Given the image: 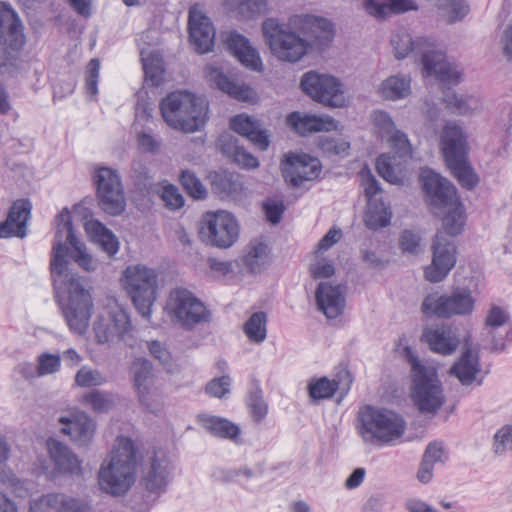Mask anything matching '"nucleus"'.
Wrapping results in <instances>:
<instances>
[{
    "instance_id": "f257e3e1",
    "label": "nucleus",
    "mask_w": 512,
    "mask_h": 512,
    "mask_svg": "<svg viewBox=\"0 0 512 512\" xmlns=\"http://www.w3.org/2000/svg\"><path fill=\"white\" fill-rule=\"evenodd\" d=\"M57 230L50 263L57 296L66 295L61 309L69 329L79 335L86 332L93 310L92 285L88 278L68 270V247L73 248L72 258L84 270H96L97 263L86 252L84 243L75 236L70 212L65 208L57 216Z\"/></svg>"
},
{
    "instance_id": "f03ea898",
    "label": "nucleus",
    "mask_w": 512,
    "mask_h": 512,
    "mask_svg": "<svg viewBox=\"0 0 512 512\" xmlns=\"http://www.w3.org/2000/svg\"><path fill=\"white\" fill-rule=\"evenodd\" d=\"M164 121L173 129L193 133L204 127L208 119V103L187 91H175L160 102Z\"/></svg>"
},
{
    "instance_id": "7ed1b4c3",
    "label": "nucleus",
    "mask_w": 512,
    "mask_h": 512,
    "mask_svg": "<svg viewBox=\"0 0 512 512\" xmlns=\"http://www.w3.org/2000/svg\"><path fill=\"white\" fill-rule=\"evenodd\" d=\"M136 448L128 437H118L110 459L99 470V485L105 492L119 496L126 493L134 482Z\"/></svg>"
},
{
    "instance_id": "20e7f679",
    "label": "nucleus",
    "mask_w": 512,
    "mask_h": 512,
    "mask_svg": "<svg viewBox=\"0 0 512 512\" xmlns=\"http://www.w3.org/2000/svg\"><path fill=\"white\" fill-rule=\"evenodd\" d=\"M404 353L411 366V397L421 413L435 414L445 402L437 369L421 363L415 351L407 346Z\"/></svg>"
},
{
    "instance_id": "39448f33",
    "label": "nucleus",
    "mask_w": 512,
    "mask_h": 512,
    "mask_svg": "<svg viewBox=\"0 0 512 512\" xmlns=\"http://www.w3.org/2000/svg\"><path fill=\"white\" fill-rule=\"evenodd\" d=\"M359 433L371 444L390 445L400 439L406 431V421L398 413L366 406L359 413Z\"/></svg>"
},
{
    "instance_id": "423d86ee",
    "label": "nucleus",
    "mask_w": 512,
    "mask_h": 512,
    "mask_svg": "<svg viewBox=\"0 0 512 512\" xmlns=\"http://www.w3.org/2000/svg\"><path fill=\"white\" fill-rule=\"evenodd\" d=\"M18 14L0 1V72L9 75L19 70V54L25 44Z\"/></svg>"
},
{
    "instance_id": "0eeeda50",
    "label": "nucleus",
    "mask_w": 512,
    "mask_h": 512,
    "mask_svg": "<svg viewBox=\"0 0 512 512\" xmlns=\"http://www.w3.org/2000/svg\"><path fill=\"white\" fill-rule=\"evenodd\" d=\"M262 32L272 54L280 60L295 63L308 51L309 43L278 19H266Z\"/></svg>"
},
{
    "instance_id": "6e6552de",
    "label": "nucleus",
    "mask_w": 512,
    "mask_h": 512,
    "mask_svg": "<svg viewBox=\"0 0 512 512\" xmlns=\"http://www.w3.org/2000/svg\"><path fill=\"white\" fill-rule=\"evenodd\" d=\"M124 286L141 316L149 318L156 300L158 274L143 265L128 266L123 272Z\"/></svg>"
},
{
    "instance_id": "1a4fd4ad",
    "label": "nucleus",
    "mask_w": 512,
    "mask_h": 512,
    "mask_svg": "<svg viewBox=\"0 0 512 512\" xmlns=\"http://www.w3.org/2000/svg\"><path fill=\"white\" fill-rule=\"evenodd\" d=\"M474 305L475 301L469 289L456 288L450 294L426 296L421 309L426 316L450 318L456 315H470L474 310Z\"/></svg>"
},
{
    "instance_id": "9d476101",
    "label": "nucleus",
    "mask_w": 512,
    "mask_h": 512,
    "mask_svg": "<svg viewBox=\"0 0 512 512\" xmlns=\"http://www.w3.org/2000/svg\"><path fill=\"white\" fill-rule=\"evenodd\" d=\"M239 224L233 214L227 211L205 214L199 234L201 239L217 248L231 247L239 237Z\"/></svg>"
},
{
    "instance_id": "9b49d317",
    "label": "nucleus",
    "mask_w": 512,
    "mask_h": 512,
    "mask_svg": "<svg viewBox=\"0 0 512 512\" xmlns=\"http://www.w3.org/2000/svg\"><path fill=\"white\" fill-rule=\"evenodd\" d=\"M300 86L305 94L325 106L332 108L345 106L343 84L334 76L308 71L302 76Z\"/></svg>"
},
{
    "instance_id": "f8f14e48",
    "label": "nucleus",
    "mask_w": 512,
    "mask_h": 512,
    "mask_svg": "<svg viewBox=\"0 0 512 512\" xmlns=\"http://www.w3.org/2000/svg\"><path fill=\"white\" fill-rule=\"evenodd\" d=\"M93 329L99 344L114 345L124 342L132 346L131 319L127 311L120 306L111 307L106 315L99 316Z\"/></svg>"
},
{
    "instance_id": "ddd939ff",
    "label": "nucleus",
    "mask_w": 512,
    "mask_h": 512,
    "mask_svg": "<svg viewBox=\"0 0 512 512\" xmlns=\"http://www.w3.org/2000/svg\"><path fill=\"white\" fill-rule=\"evenodd\" d=\"M94 178L100 208L106 214L112 216L122 214L126 207V201L117 171L108 167H101L96 171Z\"/></svg>"
},
{
    "instance_id": "4468645a",
    "label": "nucleus",
    "mask_w": 512,
    "mask_h": 512,
    "mask_svg": "<svg viewBox=\"0 0 512 512\" xmlns=\"http://www.w3.org/2000/svg\"><path fill=\"white\" fill-rule=\"evenodd\" d=\"M168 307L171 314L186 328L210 319V312L204 303L185 288L178 287L170 292Z\"/></svg>"
},
{
    "instance_id": "2eb2a0df",
    "label": "nucleus",
    "mask_w": 512,
    "mask_h": 512,
    "mask_svg": "<svg viewBox=\"0 0 512 512\" xmlns=\"http://www.w3.org/2000/svg\"><path fill=\"white\" fill-rule=\"evenodd\" d=\"M390 135L392 154H381L376 160L378 174L391 184L402 181L403 164L411 157V145L406 134L395 130Z\"/></svg>"
},
{
    "instance_id": "dca6fc26",
    "label": "nucleus",
    "mask_w": 512,
    "mask_h": 512,
    "mask_svg": "<svg viewBox=\"0 0 512 512\" xmlns=\"http://www.w3.org/2000/svg\"><path fill=\"white\" fill-rule=\"evenodd\" d=\"M486 374H482L479 347L474 346L470 337H467L460 357L449 369V375L457 378L461 385L470 387L481 386Z\"/></svg>"
},
{
    "instance_id": "f3484780",
    "label": "nucleus",
    "mask_w": 512,
    "mask_h": 512,
    "mask_svg": "<svg viewBox=\"0 0 512 512\" xmlns=\"http://www.w3.org/2000/svg\"><path fill=\"white\" fill-rule=\"evenodd\" d=\"M432 262L425 268V278L431 283L444 280L456 264V246L443 232L435 235L432 244Z\"/></svg>"
},
{
    "instance_id": "a211bd4d",
    "label": "nucleus",
    "mask_w": 512,
    "mask_h": 512,
    "mask_svg": "<svg viewBox=\"0 0 512 512\" xmlns=\"http://www.w3.org/2000/svg\"><path fill=\"white\" fill-rule=\"evenodd\" d=\"M422 188L431 206L444 209L459 200L454 185L430 169L420 174Z\"/></svg>"
},
{
    "instance_id": "6ab92c4d",
    "label": "nucleus",
    "mask_w": 512,
    "mask_h": 512,
    "mask_svg": "<svg viewBox=\"0 0 512 512\" xmlns=\"http://www.w3.org/2000/svg\"><path fill=\"white\" fill-rule=\"evenodd\" d=\"M190 42L199 54L212 51L215 40V29L210 19L196 8H191L188 17Z\"/></svg>"
},
{
    "instance_id": "aec40b11",
    "label": "nucleus",
    "mask_w": 512,
    "mask_h": 512,
    "mask_svg": "<svg viewBox=\"0 0 512 512\" xmlns=\"http://www.w3.org/2000/svg\"><path fill=\"white\" fill-rule=\"evenodd\" d=\"M61 433L68 435L79 447H87L93 440L96 423L84 412H75L69 416H60Z\"/></svg>"
},
{
    "instance_id": "412c9836",
    "label": "nucleus",
    "mask_w": 512,
    "mask_h": 512,
    "mask_svg": "<svg viewBox=\"0 0 512 512\" xmlns=\"http://www.w3.org/2000/svg\"><path fill=\"white\" fill-rule=\"evenodd\" d=\"M286 177H290V182L294 186H301L304 181H311L321 173V163L305 153H288L285 155Z\"/></svg>"
},
{
    "instance_id": "4be33fe9",
    "label": "nucleus",
    "mask_w": 512,
    "mask_h": 512,
    "mask_svg": "<svg viewBox=\"0 0 512 512\" xmlns=\"http://www.w3.org/2000/svg\"><path fill=\"white\" fill-rule=\"evenodd\" d=\"M31 210L29 199L15 200L9 208L6 220L0 223V238H25Z\"/></svg>"
},
{
    "instance_id": "5701e85b",
    "label": "nucleus",
    "mask_w": 512,
    "mask_h": 512,
    "mask_svg": "<svg viewBox=\"0 0 512 512\" xmlns=\"http://www.w3.org/2000/svg\"><path fill=\"white\" fill-rule=\"evenodd\" d=\"M222 41L226 49L244 66L253 71H261L262 61L260 56L245 36L237 31H230L222 35Z\"/></svg>"
},
{
    "instance_id": "b1692460",
    "label": "nucleus",
    "mask_w": 512,
    "mask_h": 512,
    "mask_svg": "<svg viewBox=\"0 0 512 512\" xmlns=\"http://www.w3.org/2000/svg\"><path fill=\"white\" fill-rule=\"evenodd\" d=\"M423 68L428 75H434L445 85H457L461 80V71L458 67L446 61L445 54L435 47L430 53L424 54Z\"/></svg>"
},
{
    "instance_id": "393cba45",
    "label": "nucleus",
    "mask_w": 512,
    "mask_h": 512,
    "mask_svg": "<svg viewBox=\"0 0 512 512\" xmlns=\"http://www.w3.org/2000/svg\"><path fill=\"white\" fill-rule=\"evenodd\" d=\"M440 145L446 163L467 158V135L457 124L444 126L440 137Z\"/></svg>"
},
{
    "instance_id": "a878e982",
    "label": "nucleus",
    "mask_w": 512,
    "mask_h": 512,
    "mask_svg": "<svg viewBox=\"0 0 512 512\" xmlns=\"http://www.w3.org/2000/svg\"><path fill=\"white\" fill-rule=\"evenodd\" d=\"M315 300L318 309L329 319L337 318L344 311L345 298L340 285L320 282L315 292Z\"/></svg>"
},
{
    "instance_id": "bb28decb",
    "label": "nucleus",
    "mask_w": 512,
    "mask_h": 512,
    "mask_svg": "<svg viewBox=\"0 0 512 512\" xmlns=\"http://www.w3.org/2000/svg\"><path fill=\"white\" fill-rule=\"evenodd\" d=\"M46 445L56 475H73L81 472V462L68 446L53 438L48 439Z\"/></svg>"
},
{
    "instance_id": "cd10ccee",
    "label": "nucleus",
    "mask_w": 512,
    "mask_h": 512,
    "mask_svg": "<svg viewBox=\"0 0 512 512\" xmlns=\"http://www.w3.org/2000/svg\"><path fill=\"white\" fill-rule=\"evenodd\" d=\"M172 465L163 453H155L144 476V484L150 493L161 494L171 479Z\"/></svg>"
},
{
    "instance_id": "c85d7f7f",
    "label": "nucleus",
    "mask_w": 512,
    "mask_h": 512,
    "mask_svg": "<svg viewBox=\"0 0 512 512\" xmlns=\"http://www.w3.org/2000/svg\"><path fill=\"white\" fill-rule=\"evenodd\" d=\"M422 340L432 351L444 356L453 354L460 344L456 332L450 326L445 325L426 328L423 331Z\"/></svg>"
},
{
    "instance_id": "c756f323",
    "label": "nucleus",
    "mask_w": 512,
    "mask_h": 512,
    "mask_svg": "<svg viewBox=\"0 0 512 512\" xmlns=\"http://www.w3.org/2000/svg\"><path fill=\"white\" fill-rule=\"evenodd\" d=\"M287 124L302 136L337 128V122L330 116L309 115L298 111L287 116Z\"/></svg>"
},
{
    "instance_id": "7c9ffc66",
    "label": "nucleus",
    "mask_w": 512,
    "mask_h": 512,
    "mask_svg": "<svg viewBox=\"0 0 512 512\" xmlns=\"http://www.w3.org/2000/svg\"><path fill=\"white\" fill-rule=\"evenodd\" d=\"M134 387L137 390L139 401L151 410L154 375L152 364L145 359H137L132 364Z\"/></svg>"
},
{
    "instance_id": "2f4dec72",
    "label": "nucleus",
    "mask_w": 512,
    "mask_h": 512,
    "mask_svg": "<svg viewBox=\"0 0 512 512\" xmlns=\"http://www.w3.org/2000/svg\"><path fill=\"white\" fill-rule=\"evenodd\" d=\"M230 128L248 138L260 150L265 151L269 147V136L266 130L261 129L260 124L254 118L239 114L231 118Z\"/></svg>"
},
{
    "instance_id": "473e14b6",
    "label": "nucleus",
    "mask_w": 512,
    "mask_h": 512,
    "mask_svg": "<svg viewBox=\"0 0 512 512\" xmlns=\"http://www.w3.org/2000/svg\"><path fill=\"white\" fill-rule=\"evenodd\" d=\"M39 510H52L54 512H89V505L81 499L62 493H49L41 496L35 503ZM34 509V506H31Z\"/></svg>"
},
{
    "instance_id": "72a5a7b5",
    "label": "nucleus",
    "mask_w": 512,
    "mask_h": 512,
    "mask_svg": "<svg viewBox=\"0 0 512 512\" xmlns=\"http://www.w3.org/2000/svg\"><path fill=\"white\" fill-rule=\"evenodd\" d=\"M510 320V315L504 308L492 305L485 318V335L490 340V351L500 353L505 351L504 337L497 334V330Z\"/></svg>"
},
{
    "instance_id": "f704fd0d",
    "label": "nucleus",
    "mask_w": 512,
    "mask_h": 512,
    "mask_svg": "<svg viewBox=\"0 0 512 512\" xmlns=\"http://www.w3.org/2000/svg\"><path fill=\"white\" fill-rule=\"evenodd\" d=\"M391 45L395 51V57L397 59H404L410 54L419 55L421 61H424V54L430 53L434 47L433 43L427 39L418 37L413 39L407 32L397 33L391 38Z\"/></svg>"
},
{
    "instance_id": "c9c22d12",
    "label": "nucleus",
    "mask_w": 512,
    "mask_h": 512,
    "mask_svg": "<svg viewBox=\"0 0 512 512\" xmlns=\"http://www.w3.org/2000/svg\"><path fill=\"white\" fill-rule=\"evenodd\" d=\"M217 146L219 150L233 160L238 166L245 169H254L259 166L258 159L238 144V140L231 134L221 135Z\"/></svg>"
},
{
    "instance_id": "e433bc0d",
    "label": "nucleus",
    "mask_w": 512,
    "mask_h": 512,
    "mask_svg": "<svg viewBox=\"0 0 512 512\" xmlns=\"http://www.w3.org/2000/svg\"><path fill=\"white\" fill-rule=\"evenodd\" d=\"M365 11L376 19H385L391 14H400L416 10L413 0H364Z\"/></svg>"
},
{
    "instance_id": "4c0bfd02",
    "label": "nucleus",
    "mask_w": 512,
    "mask_h": 512,
    "mask_svg": "<svg viewBox=\"0 0 512 512\" xmlns=\"http://www.w3.org/2000/svg\"><path fill=\"white\" fill-rule=\"evenodd\" d=\"M197 420L198 423L213 436L230 439L236 444L240 443V428L228 419L208 414H201L198 415Z\"/></svg>"
},
{
    "instance_id": "58836bf2",
    "label": "nucleus",
    "mask_w": 512,
    "mask_h": 512,
    "mask_svg": "<svg viewBox=\"0 0 512 512\" xmlns=\"http://www.w3.org/2000/svg\"><path fill=\"white\" fill-rule=\"evenodd\" d=\"M209 180L213 192L221 198L237 195L243 187L239 175L226 170L211 172Z\"/></svg>"
},
{
    "instance_id": "ea45409f",
    "label": "nucleus",
    "mask_w": 512,
    "mask_h": 512,
    "mask_svg": "<svg viewBox=\"0 0 512 512\" xmlns=\"http://www.w3.org/2000/svg\"><path fill=\"white\" fill-rule=\"evenodd\" d=\"M85 230L91 240L98 244L109 257L114 256L119 250V242L116 236L98 220H90L85 223Z\"/></svg>"
},
{
    "instance_id": "a19ab883",
    "label": "nucleus",
    "mask_w": 512,
    "mask_h": 512,
    "mask_svg": "<svg viewBox=\"0 0 512 512\" xmlns=\"http://www.w3.org/2000/svg\"><path fill=\"white\" fill-rule=\"evenodd\" d=\"M207 77L219 90L237 100L246 101L251 96L252 90L249 87L237 85L218 68L209 67Z\"/></svg>"
},
{
    "instance_id": "79ce46f5",
    "label": "nucleus",
    "mask_w": 512,
    "mask_h": 512,
    "mask_svg": "<svg viewBox=\"0 0 512 512\" xmlns=\"http://www.w3.org/2000/svg\"><path fill=\"white\" fill-rule=\"evenodd\" d=\"M442 101L450 113L462 116L471 114L480 104L478 97L458 94L452 90L444 92Z\"/></svg>"
},
{
    "instance_id": "37998d69",
    "label": "nucleus",
    "mask_w": 512,
    "mask_h": 512,
    "mask_svg": "<svg viewBox=\"0 0 512 512\" xmlns=\"http://www.w3.org/2000/svg\"><path fill=\"white\" fill-rule=\"evenodd\" d=\"M410 78L405 75H394L380 85V93L385 99L398 100L410 94Z\"/></svg>"
},
{
    "instance_id": "c03bdc74",
    "label": "nucleus",
    "mask_w": 512,
    "mask_h": 512,
    "mask_svg": "<svg viewBox=\"0 0 512 512\" xmlns=\"http://www.w3.org/2000/svg\"><path fill=\"white\" fill-rule=\"evenodd\" d=\"M445 214L442 218L443 228L449 236H457L462 233L465 226V213L460 200L451 206L444 208Z\"/></svg>"
},
{
    "instance_id": "a18cd8bd",
    "label": "nucleus",
    "mask_w": 512,
    "mask_h": 512,
    "mask_svg": "<svg viewBox=\"0 0 512 512\" xmlns=\"http://www.w3.org/2000/svg\"><path fill=\"white\" fill-rule=\"evenodd\" d=\"M82 403L97 413H106L115 406L116 396L112 392L92 390L83 395Z\"/></svg>"
},
{
    "instance_id": "49530a36",
    "label": "nucleus",
    "mask_w": 512,
    "mask_h": 512,
    "mask_svg": "<svg viewBox=\"0 0 512 512\" xmlns=\"http://www.w3.org/2000/svg\"><path fill=\"white\" fill-rule=\"evenodd\" d=\"M439 9L445 22L454 24L469 14L470 5L466 0H441Z\"/></svg>"
},
{
    "instance_id": "de8ad7c7",
    "label": "nucleus",
    "mask_w": 512,
    "mask_h": 512,
    "mask_svg": "<svg viewBox=\"0 0 512 512\" xmlns=\"http://www.w3.org/2000/svg\"><path fill=\"white\" fill-rule=\"evenodd\" d=\"M446 164L462 187L471 190L477 185L478 177L469 165L467 158Z\"/></svg>"
},
{
    "instance_id": "09e8293b",
    "label": "nucleus",
    "mask_w": 512,
    "mask_h": 512,
    "mask_svg": "<svg viewBox=\"0 0 512 512\" xmlns=\"http://www.w3.org/2000/svg\"><path fill=\"white\" fill-rule=\"evenodd\" d=\"M267 316L259 311L253 313L244 324V332L248 339L254 343H262L267 337Z\"/></svg>"
},
{
    "instance_id": "8fccbe9b",
    "label": "nucleus",
    "mask_w": 512,
    "mask_h": 512,
    "mask_svg": "<svg viewBox=\"0 0 512 512\" xmlns=\"http://www.w3.org/2000/svg\"><path fill=\"white\" fill-rule=\"evenodd\" d=\"M269 247L264 242L254 240L250 242L248 252L244 256V264L251 272H257L268 258Z\"/></svg>"
},
{
    "instance_id": "3c124183",
    "label": "nucleus",
    "mask_w": 512,
    "mask_h": 512,
    "mask_svg": "<svg viewBox=\"0 0 512 512\" xmlns=\"http://www.w3.org/2000/svg\"><path fill=\"white\" fill-rule=\"evenodd\" d=\"M247 406L254 421L259 422L265 418L268 411L267 403L258 384H254L247 395Z\"/></svg>"
},
{
    "instance_id": "603ef678",
    "label": "nucleus",
    "mask_w": 512,
    "mask_h": 512,
    "mask_svg": "<svg viewBox=\"0 0 512 512\" xmlns=\"http://www.w3.org/2000/svg\"><path fill=\"white\" fill-rule=\"evenodd\" d=\"M180 182L191 197L195 199H204L206 197L207 190L194 172L190 170L182 171Z\"/></svg>"
},
{
    "instance_id": "864d4df0",
    "label": "nucleus",
    "mask_w": 512,
    "mask_h": 512,
    "mask_svg": "<svg viewBox=\"0 0 512 512\" xmlns=\"http://www.w3.org/2000/svg\"><path fill=\"white\" fill-rule=\"evenodd\" d=\"M338 389V383L326 377L309 385V395L315 400L331 398Z\"/></svg>"
},
{
    "instance_id": "5fc2aeb1",
    "label": "nucleus",
    "mask_w": 512,
    "mask_h": 512,
    "mask_svg": "<svg viewBox=\"0 0 512 512\" xmlns=\"http://www.w3.org/2000/svg\"><path fill=\"white\" fill-rule=\"evenodd\" d=\"M75 382L80 387H92L105 384L107 379L99 370L82 367L75 375Z\"/></svg>"
},
{
    "instance_id": "6e6d98bb",
    "label": "nucleus",
    "mask_w": 512,
    "mask_h": 512,
    "mask_svg": "<svg viewBox=\"0 0 512 512\" xmlns=\"http://www.w3.org/2000/svg\"><path fill=\"white\" fill-rule=\"evenodd\" d=\"M391 214L385 208L369 206L365 216V224L369 229L377 230L390 224Z\"/></svg>"
},
{
    "instance_id": "4d7b16f0",
    "label": "nucleus",
    "mask_w": 512,
    "mask_h": 512,
    "mask_svg": "<svg viewBox=\"0 0 512 512\" xmlns=\"http://www.w3.org/2000/svg\"><path fill=\"white\" fill-rule=\"evenodd\" d=\"M493 450L497 455H503L512 450V424L505 425L496 432Z\"/></svg>"
},
{
    "instance_id": "13d9d810",
    "label": "nucleus",
    "mask_w": 512,
    "mask_h": 512,
    "mask_svg": "<svg viewBox=\"0 0 512 512\" xmlns=\"http://www.w3.org/2000/svg\"><path fill=\"white\" fill-rule=\"evenodd\" d=\"M149 169L142 160H134L131 165V179L134 185L143 190L150 185Z\"/></svg>"
},
{
    "instance_id": "bf43d9fd",
    "label": "nucleus",
    "mask_w": 512,
    "mask_h": 512,
    "mask_svg": "<svg viewBox=\"0 0 512 512\" xmlns=\"http://www.w3.org/2000/svg\"><path fill=\"white\" fill-rule=\"evenodd\" d=\"M61 358L58 354L43 353L38 357V377L56 373L60 369Z\"/></svg>"
},
{
    "instance_id": "052dcab7",
    "label": "nucleus",
    "mask_w": 512,
    "mask_h": 512,
    "mask_svg": "<svg viewBox=\"0 0 512 512\" xmlns=\"http://www.w3.org/2000/svg\"><path fill=\"white\" fill-rule=\"evenodd\" d=\"M100 72V62L98 59L93 58L86 66V83L85 88L87 94L96 96L98 93V81Z\"/></svg>"
},
{
    "instance_id": "680f3d73",
    "label": "nucleus",
    "mask_w": 512,
    "mask_h": 512,
    "mask_svg": "<svg viewBox=\"0 0 512 512\" xmlns=\"http://www.w3.org/2000/svg\"><path fill=\"white\" fill-rule=\"evenodd\" d=\"M239 13L245 16L264 14L268 11L267 0H237Z\"/></svg>"
},
{
    "instance_id": "e2e57ef3",
    "label": "nucleus",
    "mask_w": 512,
    "mask_h": 512,
    "mask_svg": "<svg viewBox=\"0 0 512 512\" xmlns=\"http://www.w3.org/2000/svg\"><path fill=\"white\" fill-rule=\"evenodd\" d=\"M161 198L169 209H180L184 205V198L178 188L168 184L162 188Z\"/></svg>"
},
{
    "instance_id": "0e129e2a",
    "label": "nucleus",
    "mask_w": 512,
    "mask_h": 512,
    "mask_svg": "<svg viewBox=\"0 0 512 512\" xmlns=\"http://www.w3.org/2000/svg\"><path fill=\"white\" fill-rule=\"evenodd\" d=\"M231 378L228 375L211 380L206 385V392L213 397L222 398L230 391Z\"/></svg>"
},
{
    "instance_id": "69168bd1",
    "label": "nucleus",
    "mask_w": 512,
    "mask_h": 512,
    "mask_svg": "<svg viewBox=\"0 0 512 512\" xmlns=\"http://www.w3.org/2000/svg\"><path fill=\"white\" fill-rule=\"evenodd\" d=\"M421 238L417 233L405 230L400 236V248L404 253L417 254L420 246Z\"/></svg>"
},
{
    "instance_id": "338daca9",
    "label": "nucleus",
    "mask_w": 512,
    "mask_h": 512,
    "mask_svg": "<svg viewBox=\"0 0 512 512\" xmlns=\"http://www.w3.org/2000/svg\"><path fill=\"white\" fill-rule=\"evenodd\" d=\"M148 349L150 354L157 359L160 364L163 365L166 369H170L171 367V353L168 349L162 345L159 341H151L148 343Z\"/></svg>"
},
{
    "instance_id": "774afa93",
    "label": "nucleus",
    "mask_w": 512,
    "mask_h": 512,
    "mask_svg": "<svg viewBox=\"0 0 512 512\" xmlns=\"http://www.w3.org/2000/svg\"><path fill=\"white\" fill-rule=\"evenodd\" d=\"M263 211L267 220L275 225L281 221L285 206L282 201L265 202L263 204Z\"/></svg>"
}]
</instances>
